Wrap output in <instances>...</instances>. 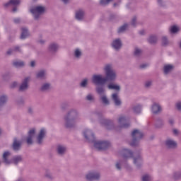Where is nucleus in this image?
I'll return each instance as SVG.
<instances>
[{
  "label": "nucleus",
  "instance_id": "nucleus-40",
  "mask_svg": "<svg viewBox=\"0 0 181 181\" xmlns=\"http://www.w3.org/2000/svg\"><path fill=\"white\" fill-rule=\"evenodd\" d=\"M161 44L162 46L166 47L168 45H169V40H168V37L163 36L161 38Z\"/></svg>",
  "mask_w": 181,
  "mask_h": 181
},
{
  "label": "nucleus",
  "instance_id": "nucleus-2",
  "mask_svg": "<svg viewBox=\"0 0 181 181\" xmlns=\"http://www.w3.org/2000/svg\"><path fill=\"white\" fill-rule=\"evenodd\" d=\"M83 134L85 139L90 144H93L94 148L97 149V151H106V149L110 148V142L105 141H97L93 131L85 129Z\"/></svg>",
  "mask_w": 181,
  "mask_h": 181
},
{
  "label": "nucleus",
  "instance_id": "nucleus-13",
  "mask_svg": "<svg viewBox=\"0 0 181 181\" xmlns=\"http://www.w3.org/2000/svg\"><path fill=\"white\" fill-rule=\"evenodd\" d=\"M165 145L167 149H176L177 148V142L172 139H167L165 141Z\"/></svg>",
  "mask_w": 181,
  "mask_h": 181
},
{
  "label": "nucleus",
  "instance_id": "nucleus-59",
  "mask_svg": "<svg viewBox=\"0 0 181 181\" xmlns=\"http://www.w3.org/2000/svg\"><path fill=\"white\" fill-rule=\"evenodd\" d=\"M157 2L159 6H165V3L163 2V0H157Z\"/></svg>",
  "mask_w": 181,
  "mask_h": 181
},
{
  "label": "nucleus",
  "instance_id": "nucleus-12",
  "mask_svg": "<svg viewBox=\"0 0 181 181\" xmlns=\"http://www.w3.org/2000/svg\"><path fill=\"white\" fill-rule=\"evenodd\" d=\"M111 47L116 50V52H119L122 48V41L121 38H117L114 40L111 43Z\"/></svg>",
  "mask_w": 181,
  "mask_h": 181
},
{
  "label": "nucleus",
  "instance_id": "nucleus-37",
  "mask_svg": "<svg viewBox=\"0 0 181 181\" xmlns=\"http://www.w3.org/2000/svg\"><path fill=\"white\" fill-rule=\"evenodd\" d=\"M128 29V23H124L117 29V33H124Z\"/></svg>",
  "mask_w": 181,
  "mask_h": 181
},
{
  "label": "nucleus",
  "instance_id": "nucleus-19",
  "mask_svg": "<svg viewBox=\"0 0 181 181\" xmlns=\"http://www.w3.org/2000/svg\"><path fill=\"white\" fill-rule=\"evenodd\" d=\"M85 13H86L84 12V10H83V9H79V10L76 11V13H75V19H76V21H83V19H84Z\"/></svg>",
  "mask_w": 181,
  "mask_h": 181
},
{
  "label": "nucleus",
  "instance_id": "nucleus-31",
  "mask_svg": "<svg viewBox=\"0 0 181 181\" xmlns=\"http://www.w3.org/2000/svg\"><path fill=\"white\" fill-rule=\"evenodd\" d=\"M148 42L150 45H156L158 43V37L156 35H151L148 38Z\"/></svg>",
  "mask_w": 181,
  "mask_h": 181
},
{
  "label": "nucleus",
  "instance_id": "nucleus-41",
  "mask_svg": "<svg viewBox=\"0 0 181 181\" xmlns=\"http://www.w3.org/2000/svg\"><path fill=\"white\" fill-rule=\"evenodd\" d=\"M16 104L18 107H23V105H25V100H23V98H19L17 99Z\"/></svg>",
  "mask_w": 181,
  "mask_h": 181
},
{
  "label": "nucleus",
  "instance_id": "nucleus-28",
  "mask_svg": "<svg viewBox=\"0 0 181 181\" xmlns=\"http://www.w3.org/2000/svg\"><path fill=\"white\" fill-rule=\"evenodd\" d=\"M8 103V95H3L0 96V110Z\"/></svg>",
  "mask_w": 181,
  "mask_h": 181
},
{
  "label": "nucleus",
  "instance_id": "nucleus-36",
  "mask_svg": "<svg viewBox=\"0 0 181 181\" xmlns=\"http://www.w3.org/2000/svg\"><path fill=\"white\" fill-rule=\"evenodd\" d=\"M79 86L81 88H87V86H88V78H85L83 79L79 83Z\"/></svg>",
  "mask_w": 181,
  "mask_h": 181
},
{
  "label": "nucleus",
  "instance_id": "nucleus-49",
  "mask_svg": "<svg viewBox=\"0 0 181 181\" xmlns=\"http://www.w3.org/2000/svg\"><path fill=\"white\" fill-rule=\"evenodd\" d=\"M13 50L16 53H22V48L19 46L13 47Z\"/></svg>",
  "mask_w": 181,
  "mask_h": 181
},
{
  "label": "nucleus",
  "instance_id": "nucleus-35",
  "mask_svg": "<svg viewBox=\"0 0 181 181\" xmlns=\"http://www.w3.org/2000/svg\"><path fill=\"white\" fill-rule=\"evenodd\" d=\"M173 178L174 180H180L181 179V170L178 171H175L173 173Z\"/></svg>",
  "mask_w": 181,
  "mask_h": 181
},
{
  "label": "nucleus",
  "instance_id": "nucleus-53",
  "mask_svg": "<svg viewBox=\"0 0 181 181\" xmlns=\"http://www.w3.org/2000/svg\"><path fill=\"white\" fill-rule=\"evenodd\" d=\"M110 21H114V19H117V14L111 13L109 16Z\"/></svg>",
  "mask_w": 181,
  "mask_h": 181
},
{
  "label": "nucleus",
  "instance_id": "nucleus-14",
  "mask_svg": "<svg viewBox=\"0 0 181 181\" xmlns=\"http://www.w3.org/2000/svg\"><path fill=\"white\" fill-rule=\"evenodd\" d=\"M118 122L122 128H129L131 125L128 119L124 116L119 117Z\"/></svg>",
  "mask_w": 181,
  "mask_h": 181
},
{
  "label": "nucleus",
  "instance_id": "nucleus-21",
  "mask_svg": "<svg viewBox=\"0 0 181 181\" xmlns=\"http://www.w3.org/2000/svg\"><path fill=\"white\" fill-rule=\"evenodd\" d=\"M112 101H114L115 105H116V107H119L122 104L121 99H119V98H118L117 93L112 94Z\"/></svg>",
  "mask_w": 181,
  "mask_h": 181
},
{
  "label": "nucleus",
  "instance_id": "nucleus-60",
  "mask_svg": "<svg viewBox=\"0 0 181 181\" xmlns=\"http://www.w3.org/2000/svg\"><path fill=\"white\" fill-rule=\"evenodd\" d=\"M28 113L29 115H33V108L32 107H28Z\"/></svg>",
  "mask_w": 181,
  "mask_h": 181
},
{
  "label": "nucleus",
  "instance_id": "nucleus-57",
  "mask_svg": "<svg viewBox=\"0 0 181 181\" xmlns=\"http://www.w3.org/2000/svg\"><path fill=\"white\" fill-rule=\"evenodd\" d=\"M11 88H15L16 87H18V82L14 81L13 82L11 86H10Z\"/></svg>",
  "mask_w": 181,
  "mask_h": 181
},
{
  "label": "nucleus",
  "instance_id": "nucleus-61",
  "mask_svg": "<svg viewBox=\"0 0 181 181\" xmlns=\"http://www.w3.org/2000/svg\"><path fill=\"white\" fill-rule=\"evenodd\" d=\"M11 155V152L5 151L3 154V158H8Z\"/></svg>",
  "mask_w": 181,
  "mask_h": 181
},
{
  "label": "nucleus",
  "instance_id": "nucleus-50",
  "mask_svg": "<svg viewBox=\"0 0 181 181\" xmlns=\"http://www.w3.org/2000/svg\"><path fill=\"white\" fill-rule=\"evenodd\" d=\"M131 25L133 28H136V16H134L131 21Z\"/></svg>",
  "mask_w": 181,
  "mask_h": 181
},
{
  "label": "nucleus",
  "instance_id": "nucleus-15",
  "mask_svg": "<svg viewBox=\"0 0 181 181\" xmlns=\"http://www.w3.org/2000/svg\"><path fill=\"white\" fill-rule=\"evenodd\" d=\"M161 111L162 106H160V104L156 102L153 103L151 105V112L155 115H158V114H160Z\"/></svg>",
  "mask_w": 181,
  "mask_h": 181
},
{
  "label": "nucleus",
  "instance_id": "nucleus-11",
  "mask_svg": "<svg viewBox=\"0 0 181 181\" xmlns=\"http://www.w3.org/2000/svg\"><path fill=\"white\" fill-rule=\"evenodd\" d=\"M46 134V129L45 127L41 128L38 135L36 137V144H37V145H43V139H45Z\"/></svg>",
  "mask_w": 181,
  "mask_h": 181
},
{
  "label": "nucleus",
  "instance_id": "nucleus-39",
  "mask_svg": "<svg viewBox=\"0 0 181 181\" xmlns=\"http://www.w3.org/2000/svg\"><path fill=\"white\" fill-rule=\"evenodd\" d=\"M142 54V50L138 47H135L134 52V56L135 57H139Z\"/></svg>",
  "mask_w": 181,
  "mask_h": 181
},
{
  "label": "nucleus",
  "instance_id": "nucleus-23",
  "mask_svg": "<svg viewBox=\"0 0 181 181\" xmlns=\"http://www.w3.org/2000/svg\"><path fill=\"white\" fill-rule=\"evenodd\" d=\"M66 151H67V148L64 146L58 145L57 147V151L59 156H63L66 153Z\"/></svg>",
  "mask_w": 181,
  "mask_h": 181
},
{
  "label": "nucleus",
  "instance_id": "nucleus-6",
  "mask_svg": "<svg viewBox=\"0 0 181 181\" xmlns=\"http://www.w3.org/2000/svg\"><path fill=\"white\" fill-rule=\"evenodd\" d=\"M132 140L129 143L130 146H138L139 145V141L144 138V133L140 132L139 129H135L132 132Z\"/></svg>",
  "mask_w": 181,
  "mask_h": 181
},
{
  "label": "nucleus",
  "instance_id": "nucleus-5",
  "mask_svg": "<svg viewBox=\"0 0 181 181\" xmlns=\"http://www.w3.org/2000/svg\"><path fill=\"white\" fill-rule=\"evenodd\" d=\"M30 12L32 13L35 21H39L42 15H45L46 13V7L43 6H35L30 9Z\"/></svg>",
  "mask_w": 181,
  "mask_h": 181
},
{
  "label": "nucleus",
  "instance_id": "nucleus-51",
  "mask_svg": "<svg viewBox=\"0 0 181 181\" xmlns=\"http://www.w3.org/2000/svg\"><path fill=\"white\" fill-rule=\"evenodd\" d=\"M173 134L175 136H179V134H180V132H179V130L177 129H173Z\"/></svg>",
  "mask_w": 181,
  "mask_h": 181
},
{
  "label": "nucleus",
  "instance_id": "nucleus-52",
  "mask_svg": "<svg viewBox=\"0 0 181 181\" xmlns=\"http://www.w3.org/2000/svg\"><path fill=\"white\" fill-rule=\"evenodd\" d=\"M151 180V176L146 175L142 177V181H150Z\"/></svg>",
  "mask_w": 181,
  "mask_h": 181
},
{
  "label": "nucleus",
  "instance_id": "nucleus-9",
  "mask_svg": "<svg viewBox=\"0 0 181 181\" xmlns=\"http://www.w3.org/2000/svg\"><path fill=\"white\" fill-rule=\"evenodd\" d=\"M29 81H30V77L27 76L23 79L21 84L18 88V91L20 93H25L29 88Z\"/></svg>",
  "mask_w": 181,
  "mask_h": 181
},
{
  "label": "nucleus",
  "instance_id": "nucleus-46",
  "mask_svg": "<svg viewBox=\"0 0 181 181\" xmlns=\"http://www.w3.org/2000/svg\"><path fill=\"white\" fill-rule=\"evenodd\" d=\"M112 1V0H100V4L102 6H107Z\"/></svg>",
  "mask_w": 181,
  "mask_h": 181
},
{
  "label": "nucleus",
  "instance_id": "nucleus-18",
  "mask_svg": "<svg viewBox=\"0 0 181 181\" xmlns=\"http://www.w3.org/2000/svg\"><path fill=\"white\" fill-rule=\"evenodd\" d=\"M22 148V141H18V138L15 137L13 139V144H12V148L14 151V152H18V151H21Z\"/></svg>",
  "mask_w": 181,
  "mask_h": 181
},
{
  "label": "nucleus",
  "instance_id": "nucleus-26",
  "mask_svg": "<svg viewBox=\"0 0 181 181\" xmlns=\"http://www.w3.org/2000/svg\"><path fill=\"white\" fill-rule=\"evenodd\" d=\"M50 83H42L41 87L40 88V91L42 93H47V91H49L50 90Z\"/></svg>",
  "mask_w": 181,
  "mask_h": 181
},
{
  "label": "nucleus",
  "instance_id": "nucleus-45",
  "mask_svg": "<svg viewBox=\"0 0 181 181\" xmlns=\"http://www.w3.org/2000/svg\"><path fill=\"white\" fill-rule=\"evenodd\" d=\"M10 4H11L13 6H18L21 5V0H10Z\"/></svg>",
  "mask_w": 181,
  "mask_h": 181
},
{
  "label": "nucleus",
  "instance_id": "nucleus-63",
  "mask_svg": "<svg viewBox=\"0 0 181 181\" xmlns=\"http://www.w3.org/2000/svg\"><path fill=\"white\" fill-rule=\"evenodd\" d=\"M11 0H10L8 2L5 3L4 4V8H8V7L11 6Z\"/></svg>",
  "mask_w": 181,
  "mask_h": 181
},
{
  "label": "nucleus",
  "instance_id": "nucleus-27",
  "mask_svg": "<svg viewBox=\"0 0 181 181\" xmlns=\"http://www.w3.org/2000/svg\"><path fill=\"white\" fill-rule=\"evenodd\" d=\"M12 77H13L12 72L7 71L2 74V78L4 81H9Z\"/></svg>",
  "mask_w": 181,
  "mask_h": 181
},
{
  "label": "nucleus",
  "instance_id": "nucleus-24",
  "mask_svg": "<svg viewBox=\"0 0 181 181\" xmlns=\"http://www.w3.org/2000/svg\"><path fill=\"white\" fill-rule=\"evenodd\" d=\"M36 78H39V80H46V71L40 70L39 71L35 76Z\"/></svg>",
  "mask_w": 181,
  "mask_h": 181
},
{
  "label": "nucleus",
  "instance_id": "nucleus-8",
  "mask_svg": "<svg viewBox=\"0 0 181 181\" xmlns=\"http://www.w3.org/2000/svg\"><path fill=\"white\" fill-rule=\"evenodd\" d=\"M101 177V174L98 171L91 170L86 175V179L88 181H98Z\"/></svg>",
  "mask_w": 181,
  "mask_h": 181
},
{
  "label": "nucleus",
  "instance_id": "nucleus-54",
  "mask_svg": "<svg viewBox=\"0 0 181 181\" xmlns=\"http://www.w3.org/2000/svg\"><path fill=\"white\" fill-rule=\"evenodd\" d=\"M13 23H16V25H19V23H21V18H13Z\"/></svg>",
  "mask_w": 181,
  "mask_h": 181
},
{
  "label": "nucleus",
  "instance_id": "nucleus-30",
  "mask_svg": "<svg viewBox=\"0 0 181 181\" xmlns=\"http://www.w3.org/2000/svg\"><path fill=\"white\" fill-rule=\"evenodd\" d=\"M107 88L109 90H115L116 91H121V86L116 85L114 83H110L107 85Z\"/></svg>",
  "mask_w": 181,
  "mask_h": 181
},
{
  "label": "nucleus",
  "instance_id": "nucleus-34",
  "mask_svg": "<svg viewBox=\"0 0 181 181\" xmlns=\"http://www.w3.org/2000/svg\"><path fill=\"white\" fill-rule=\"evenodd\" d=\"M13 66L14 67H16L17 69L19 67H24L25 66V62L23 61H13Z\"/></svg>",
  "mask_w": 181,
  "mask_h": 181
},
{
  "label": "nucleus",
  "instance_id": "nucleus-42",
  "mask_svg": "<svg viewBox=\"0 0 181 181\" xmlns=\"http://www.w3.org/2000/svg\"><path fill=\"white\" fill-rule=\"evenodd\" d=\"M69 107H70V105L67 102H64L61 104V110H62V111H66V110H67Z\"/></svg>",
  "mask_w": 181,
  "mask_h": 181
},
{
  "label": "nucleus",
  "instance_id": "nucleus-10",
  "mask_svg": "<svg viewBox=\"0 0 181 181\" xmlns=\"http://www.w3.org/2000/svg\"><path fill=\"white\" fill-rule=\"evenodd\" d=\"M95 115L99 118L100 122L102 124V125H105V127H107V128L108 127H112V122L111 120L103 118V113L101 112H95Z\"/></svg>",
  "mask_w": 181,
  "mask_h": 181
},
{
  "label": "nucleus",
  "instance_id": "nucleus-1",
  "mask_svg": "<svg viewBox=\"0 0 181 181\" xmlns=\"http://www.w3.org/2000/svg\"><path fill=\"white\" fill-rule=\"evenodd\" d=\"M105 77L103 75H93L92 77V83L95 86H104L107 81H115L117 80V72L112 69V64H107L103 68Z\"/></svg>",
  "mask_w": 181,
  "mask_h": 181
},
{
  "label": "nucleus",
  "instance_id": "nucleus-32",
  "mask_svg": "<svg viewBox=\"0 0 181 181\" xmlns=\"http://www.w3.org/2000/svg\"><path fill=\"white\" fill-rule=\"evenodd\" d=\"M134 114H141L142 112V106L141 105H135L132 107Z\"/></svg>",
  "mask_w": 181,
  "mask_h": 181
},
{
  "label": "nucleus",
  "instance_id": "nucleus-25",
  "mask_svg": "<svg viewBox=\"0 0 181 181\" xmlns=\"http://www.w3.org/2000/svg\"><path fill=\"white\" fill-rule=\"evenodd\" d=\"M23 157H22V156L21 155L16 156L12 158V163H13L16 165H18V163H20V162H23Z\"/></svg>",
  "mask_w": 181,
  "mask_h": 181
},
{
  "label": "nucleus",
  "instance_id": "nucleus-48",
  "mask_svg": "<svg viewBox=\"0 0 181 181\" xmlns=\"http://www.w3.org/2000/svg\"><path fill=\"white\" fill-rule=\"evenodd\" d=\"M3 162L5 163V165H11L12 163V159L10 160L8 158V157L3 158Z\"/></svg>",
  "mask_w": 181,
  "mask_h": 181
},
{
  "label": "nucleus",
  "instance_id": "nucleus-4",
  "mask_svg": "<svg viewBox=\"0 0 181 181\" xmlns=\"http://www.w3.org/2000/svg\"><path fill=\"white\" fill-rule=\"evenodd\" d=\"M79 117L80 113L78 112V110H69L64 117V127L67 129L74 128V127H76V124H77V121L80 120Z\"/></svg>",
  "mask_w": 181,
  "mask_h": 181
},
{
  "label": "nucleus",
  "instance_id": "nucleus-64",
  "mask_svg": "<svg viewBox=\"0 0 181 181\" xmlns=\"http://www.w3.org/2000/svg\"><path fill=\"white\" fill-rule=\"evenodd\" d=\"M168 122H169L170 125H173V124H175V120L173 119H170L168 120Z\"/></svg>",
  "mask_w": 181,
  "mask_h": 181
},
{
  "label": "nucleus",
  "instance_id": "nucleus-62",
  "mask_svg": "<svg viewBox=\"0 0 181 181\" xmlns=\"http://www.w3.org/2000/svg\"><path fill=\"white\" fill-rule=\"evenodd\" d=\"M30 67H36V62H35V61H31L30 62Z\"/></svg>",
  "mask_w": 181,
  "mask_h": 181
},
{
  "label": "nucleus",
  "instance_id": "nucleus-3",
  "mask_svg": "<svg viewBox=\"0 0 181 181\" xmlns=\"http://www.w3.org/2000/svg\"><path fill=\"white\" fill-rule=\"evenodd\" d=\"M122 156L125 162L127 159L130 158H133V163L136 166V169H141L142 168V164L144 163V158L141 154V151H136L134 153L128 148H123L122 151Z\"/></svg>",
  "mask_w": 181,
  "mask_h": 181
},
{
  "label": "nucleus",
  "instance_id": "nucleus-20",
  "mask_svg": "<svg viewBox=\"0 0 181 181\" xmlns=\"http://www.w3.org/2000/svg\"><path fill=\"white\" fill-rule=\"evenodd\" d=\"M73 57L76 60H80L83 57V51L79 48H76L74 50Z\"/></svg>",
  "mask_w": 181,
  "mask_h": 181
},
{
  "label": "nucleus",
  "instance_id": "nucleus-16",
  "mask_svg": "<svg viewBox=\"0 0 181 181\" xmlns=\"http://www.w3.org/2000/svg\"><path fill=\"white\" fill-rule=\"evenodd\" d=\"M35 134H36V129H35V128H33L28 132V136L26 138L28 145L33 144V138L35 137Z\"/></svg>",
  "mask_w": 181,
  "mask_h": 181
},
{
  "label": "nucleus",
  "instance_id": "nucleus-44",
  "mask_svg": "<svg viewBox=\"0 0 181 181\" xmlns=\"http://www.w3.org/2000/svg\"><path fill=\"white\" fill-rule=\"evenodd\" d=\"M85 100H86V101H90L91 103L94 101V95H93V94L91 93H89L86 95Z\"/></svg>",
  "mask_w": 181,
  "mask_h": 181
},
{
  "label": "nucleus",
  "instance_id": "nucleus-17",
  "mask_svg": "<svg viewBox=\"0 0 181 181\" xmlns=\"http://www.w3.org/2000/svg\"><path fill=\"white\" fill-rule=\"evenodd\" d=\"M60 47L59 46V44L56 42H52L48 46V52L49 53H51V54H56L57 52L59 51V48Z\"/></svg>",
  "mask_w": 181,
  "mask_h": 181
},
{
  "label": "nucleus",
  "instance_id": "nucleus-33",
  "mask_svg": "<svg viewBox=\"0 0 181 181\" xmlns=\"http://www.w3.org/2000/svg\"><path fill=\"white\" fill-rule=\"evenodd\" d=\"M45 177L48 180H53L54 179V176H53V174L52 172H50L49 170H46L45 173Z\"/></svg>",
  "mask_w": 181,
  "mask_h": 181
},
{
  "label": "nucleus",
  "instance_id": "nucleus-58",
  "mask_svg": "<svg viewBox=\"0 0 181 181\" xmlns=\"http://www.w3.org/2000/svg\"><path fill=\"white\" fill-rule=\"evenodd\" d=\"M13 49H8L6 52V54L7 56H11L12 54V53H13Z\"/></svg>",
  "mask_w": 181,
  "mask_h": 181
},
{
  "label": "nucleus",
  "instance_id": "nucleus-7",
  "mask_svg": "<svg viewBox=\"0 0 181 181\" xmlns=\"http://www.w3.org/2000/svg\"><path fill=\"white\" fill-rule=\"evenodd\" d=\"M96 93L100 95V100L103 105H110V100L105 94V88L104 86H99L96 88Z\"/></svg>",
  "mask_w": 181,
  "mask_h": 181
},
{
  "label": "nucleus",
  "instance_id": "nucleus-47",
  "mask_svg": "<svg viewBox=\"0 0 181 181\" xmlns=\"http://www.w3.org/2000/svg\"><path fill=\"white\" fill-rule=\"evenodd\" d=\"M124 163L123 160H119L116 163L115 165V168L116 169H117V170H121L122 168H121V165H122Z\"/></svg>",
  "mask_w": 181,
  "mask_h": 181
},
{
  "label": "nucleus",
  "instance_id": "nucleus-56",
  "mask_svg": "<svg viewBox=\"0 0 181 181\" xmlns=\"http://www.w3.org/2000/svg\"><path fill=\"white\" fill-rule=\"evenodd\" d=\"M175 107L178 111H181V102H177Z\"/></svg>",
  "mask_w": 181,
  "mask_h": 181
},
{
  "label": "nucleus",
  "instance_id": "nucleus-29",
  "mask_svg": "<svg viewBox=\"0 0 181 181\" xmlns=\"http://www.w3.org/2000/svg\"><path fill=\"white\" fill-rule=\"evenodd\" d=\"M173 68H174V66L171 64H167V65L164 66V68H163L164 74L165 76L169 74L170 73V71H172V70H173Z\"/></svg>",
  "mask_w": 181,
  "mask_h": 181
},
{
  "label": "nucleus",
  "instance_id": "nucleus-55",
  "mask_svg": "<svg viewBox=\"0 0 181 181\" xmlns=\"http://www.w3.org/2000/svg\"><path fill=\"white\" fill-rule=\"evenodd\" d=\"M151 86H152V81H148L145 83V87L146 88H149V87H151Z\"/></svg>",
  "mask_w": 181,
  "mask_h": 181
},
{
  "label": "nucleus",
  "instance_id": "nucleus-22",
  "mask_svg": "<svg viewBox=\"0 0 181 181\" xmlns=\"http://www.w3.org/2000/svg\"><path fill=\"white\" fill-rule=\"evenodd\" d=\"M29 30H28V28H22L20 39H21L22 40H25L26 37H29Z\"/></svg>",
  "mask_w": 181,
  "mask_h": 181
},
{
  "label": "nucleus",
  "instance_id": "nucleus-43",
  "mask_svg": "<svg viewBox=\"0 0 181 181\" xmlns=\"http://www.w3.org/2000/svg\"><path fill=\"white\" fill-rule=\"evenodd\" d=\"M170 33H173V34L177 33V32H179V28H177V26L176 25H173L170 29Z\"/></svg>",
  "mask_w": 181,
  "mask_h": 181
},
{
  "label": "nucleus",
  "instance_id": "nucleus-38",
  "mask_svg": "<svg viewBox=\"0 0 181 181\" xmlns=\"http://www.w3.org/2000/svg\"><path fill=\"white\" fill-rule=\"evenodd\" d=\"M156 128H162L163 127V119L158 118L155 123Z\"/></svg>",
  "mask_w": 181,
  "mask_h": 181
}]
</instances>
